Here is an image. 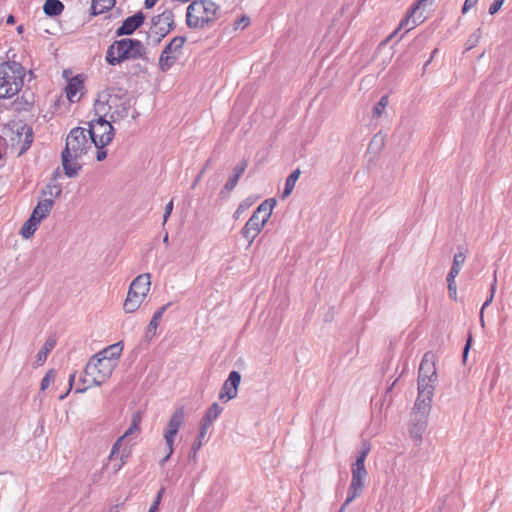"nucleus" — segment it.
Returning <instances> with one entry per match:
<instances>
[{
  "instance_id": "obj_53",
  "label": "nucleus",
  "mask_w": 512,
  "mask_h": 512,
  "mask_svg": "<svg viewBox=\"0 0 512 512\" xmlns=\"http://www.w3.org/2000/svg\"><path fill=\"white\" fill-rule=\"evenodd\" d=\"M159 509V504L157 501H153L152 505L149 508L148 512H157Z\"/></svg>"
},
{
  "instance_id": "obj_32",
  "label": "nucleus",
  "mask_w": 512,
  "mask_h": 512,
  "mask_svg": "<svg viewBox=\"0 0 512 512\" xmlns=\"http://www.w3.org/2000/svg\"><path fill=\"white\" fill-rule=\"evenodd\" d=\"M299 176H300V170L296 169L287 177L286 182H285L284 191L282 194L283 198L288 197L292 193Z\"/></svg>"
},
{
  "instance_id": "obj_52",
  "label": "nucleus",
  "mask_w": 512,
  "mask_h": 512,
  "mask_svg": "<svg viewBox=\"0 0 512 512\" xmlns=\"http://www.w3.org/2000/svg\"><path fill=\"white\" fill-rule=\"evenodd\" d=\"M158 0H145V7L147 9H150L152 7H154V5L157 3Z\"/></svg>"
},
{
  "instance_id": "obj_17",
  "label": "nucleus",
  "mask_w": 512,
  "mask_h": 512,
  "mask_svg": "<svg viewBox=\"0 0 512 512\" xmlns=\"http://www.w3.org/2000/svg\"><path fill=\"white\" fill-rule=\"evenodd\" d=\"M223 408L218 403H213L205 415L200 421V437L205 438L207 435L208 429L211 427L214 420L218 418V416L222 413Z\"/></svg>"
},
{
  "instance_id": "obj_37",
  "label": "nucleus",
  "mask_w": 512,
  "mask_h": 512,
  "mask_svg": "<svg viewBox=\"0 0 512 512\" xmlns=\"http://www.w3.org/2000/svg\"><path fill=\"white\" fill-rule=\"evenodd\" d=\"M55 378H56V371L54 369H50L41 381V384H40L41 390L42 391L46 390L49 387V385L52 382H54Z\"/></svg>"
},
{
  "instance_id": "obj_10",
  "label": "nucleus",
  "mask_w": 512,
  "mask_h": 512,
  "mask_svg": "<svg viewBox=\"0 0 512 512\" xmlns=\"http://www.w3.org/2000/svg\"><path fill=\"white\" fill-rule=\"evenodd\" d=\"M431 408L422 409V406L414 405L411 419L408 426V431L411 439L416 443L420 444L423 439V434L428 426V417Z\"/></svg>"
},
{
  "instance_id": "obj_49",
  "label": "nucleus",
  "mask_w": 512,
  "mask_h": 512,
  "mask_svg": "<svg viewBox=\"0 0 512 512\" xmlns=\"http://www.w3.org/2000/svg\"><path fill=\"white\" fill-rule=\"evenodd\" d=\"M172 454H173V453H170V448H167V454H166V456H165L164 458H162V459L160 460L159 464H160L161 466H164V464H165V463L170 459V457H171V455H172Z\"/></svg>"
},
{
  "instance_id": "obj_57",
  "label": "nucleus",
  "mask_w": 512,
  "mask_h": 512,
  "mask_svg": "<svg viewBox=\"0 0 512 512\" xmlns=\"http://www.w3.org/2000/svg\"><path fill=\"white\" fill-rule=\"evenodd\" d=\"M163 242H164L166 245H168V243H169L168 234H166V235L164 236V238H163Z\"/></svg>"
},
{
  "instance_id": "obj_4",
  "label": "nucleus",
  "mask_w": 512,
  "mask_h": 512,
  "mask_svg": "<svg viewBox=\"0 0 512 512\" xmlns=\"http://www.w3.org/2000/svg\"><path fill=\"white\" fill-rule=\"evenodd\" d=\"M145 47L137 39L125 38L113 42L107 49L106 61L117 65L127 59L145 58Z\"/></svg>"
},
{
  "instance_id": "obj_48",
  "label": "nucleus",
  "mask_w": 512,
  "mask_h": 512,
  "mask_svg": "<svg viewBox=\"0 0 512 512\" xmlns=\"http://www.w3.org/2000/svg\"><path fill=\"white\" fill-rule=\"evenodd\" d=\"M95 147L98 149L97 154H96V159L98 161H103L107 156L106 150L104 149V147H100V146H95Z\"/></svg>"
},
{
  "instance_id": "obj_13",
  "label": "nucleus",
  "mask_w": 512,
  "mask_h": 512,
  "mask_svg": "<svg viewBox=\"0 0 512 512\" xmlns=\"http://www.w3.org/2000/svg\"><path fill=\"white\" fill-rule=\"evenodd\" d=\"M241 382V375L238 371H231L228 378L224 381L222 388L219 393V400L226 403L236 398L238 393V387Z\"/></svg>"
},
{
  "instance_id": "obj_41",
  "label": "nucleus",
  "mask_w": 512,
  "mask_h": 512,
  "mask_svg": "<svg viewBox=\"0 0 512 512\" xmlns=\"http://www.w3.org/2000/svg\"><path fill=\"white\" fill-rule=\"evenodd\" d=\"M446 280H447V284H448L449 296L452 299H456L457 286H456V283H455V278L450 279V276H447Z\"/></svg>"
},
{
  "instance_id": "obj_35",
  "label": "nucleus",
  "mask_w": 512,
  "mask_h": 512,
  "mask_svg": "<svg viewBox=\"0 0 512 512\" xmlns=\"http://www.w3.org/2000/svg\"><path fill=\"white\" fill-rule=\"evenodd\" d=\"M141 421V416L139 413H136L133 415L132 422L127 429V431L122 435L123 438L128 437L129 435L133 434L134 432L139 430V423Z\"/></svg>"
},
{
  "instance_id": "obj_60",
  "label": "nucleus",
  "mask_w": 512,
  "mask_h": 512,
  "mask_svg": "<svg viewBox=\"0 0 512 512\" xmlns=\"http://www.w3.org/2000/svg\"><path fill=\"white\" fill-rule=\"evenodd\" d=\"M442 511V507H439L438 509L434 510L433 512H441Z\"/></svg>"
},
{
  "instance_id": "obj_47",
  "label": "nucleus",
  "mask_w": 512,
  "mask_h": 512,
  "mask_svg": "<svg viewBox=\"0 0 512 512\" xmlns=\"http://www.w3.org/2000/svg\"><path fill=\"white\" fill-rule=\"evenodd\" d=\"M478 0H465L462 13L468 12L471 8H473L477 4Z\"/></svg>"
},
{
  "instance_id": "obj_7",
  "label": "nucleus",
  "mask_w": 512,
  "mask_h": 512,
  "mask_svg": "<svg viewBox=\"0 0 512 512\" xmlns=\"http://www.w3.org/2000/svg\"><path fill=\"white\" fill-rule=\"evenodd\" d=\"M150 274L138 275L130 284L127 297L123 304L126 313H133L141 306L150 291Z\"/></svg>"
},
{
  "instance_id": "obj_27",
  "label": "nucleus",
  "mask_w": 512,
  "mask_h": 512,
  "mask_svg": "<svg viewBox=\"0 0 512 512\" xmlns=\"http://www.w3.org/2000/svg\"><path fill=\"white\" fill-rule=\"evenodd\" d=\"M364 485L363 484H356V483H350L349 489H348V495L347 498L340 508L339 512H343L345 508L358 496H360L363 492Z\"/></svg>"
},
{
  "instance_id": "obj_19",
  "label": "nucleus",
  "mask_w": 512,
  "mask_h": 512,
  "mask_svg": "<svg viewBox=\"0 0 512 512\" xmlns=\"http://www.w3.org/2000/svg\"><path fill=\"white\" fill-rule=\"evenodd\" d=\"M123 350V346L121 342L112 344L106 348H104L102 351L97 353L96 355L100 357L101 359L107 360L115 367L117 366V362L119 357L121 356Z\"/></svg>"
},
{
  "instance_id": "obj_54",
  "label": "nucleus",
  "mask_w": 512,
  "mask_h": 512,
  "mask_svg": "<svg viewBox=\"0 0 512 512\" xmlns=\"http://www.w3.org/2000/svg\"><path fill=\"white\" fill-rule=\"evenodd\" d=\"M6 23L12 25L15 23V17L13 15H9L6 19Z\"/></svg>"
},
{
  "instance_id": "obj_29",
  "label": "nucleus",
  "mask_w": 512,
  "mask_h": 512,
  "mask_svg": "<svg viewBox=\"0 0 512 512\" xmlns=\"http://www.w3.org/2000/svg\"><path fill=\"white\" fill-rule=\"evenodd\" d=\"M20 136H24L23 143L19 152V155L25 153L31 146L33 142V130L31 127L24 125L21 128Z\"/></svg>"
},
{
  "instance_id": "obj_11",
  "label": "nucleus",
  "mask_w": 512,
  "mask_h": 512,
  "mask_svg": "<svg viewBox=\"0 0 512 512\" xmlns=\"http://www.w3.org/2000/svg\"><path fill=\"white\" fill-rule=\"evenodd\" d=\"M186 38L183 36H175L172 40L164 47L160 58L159 68L161 71H168L174 63L177 61L182 53V48L185 44Z\"/></svg>"
},
{
  "instance_id": "obj_14",
  "label": "nucleus",
  "mask_w": 512,
  "mask_h": 512,
  "mask_svg": "<svg viewBox=\"0 0 512 512\" xmlns=\"http://www.w3.org/2000/svg\"><path fill=\"white\" fill-rule=\"evenodd\" d=\"M436 382L418 379V395L414 405L422 406V409L431 408Z\"/></svg>"
},
{
  "instance_id": "obj_26",
  "label": "nucleus",
  "mask_w": 512,
  "mask_h": 512,
  "mask_svg": "<svg viewBox=\"0 0 512 512\" xmlns=\"http://www.w3.org/2000/svg\"><path fill=\"white\" fill-rule=\"evenodd\" d=\"M466 255L463 251H458L453 258L452 267L447 276H450V279L456 278V276L460 273L462 266L465 262Z\"/></svg>"
},
{
  "instance_id": "obj_24",
  "label": "nucleus",
  "mask_w": 512,
  "mask_h": 512,
  "mask_svg": "<svg viewBox=\"0 0 512 512\" xmlns=\"http://www.w3.org/2000/svg\"><path fill=\"white\" fill-rule=\"evenodd\" d=\"M367 476V470L364 463L356 462L352 465V480L351 483L363 484Z\"/></svg>"
},
{
  "instance_id": "obj_1",
  "label": "nucleus",
  "mask_w": 512,
  "mask_h": 512,
  "mask_svg": "<svg viewBox=\"0 0 512 512\" xmlns=\"http://www.w3.org/2000/svg\"><path fill=\"white\" fill-rule=\"evenodd\" d=\"M93 143L87 130L82 127L73 128L67 138L65 149L62 151V165L67 177H75L78 175L82 166L78 163L83 155L91 149Z\"/></svg>"
},
{
  "instance_id": "obj_9",
  "label": "nucleus",
  "mask_w": 512,
  "mask_h": 512,
  "mask_svg": "<svg viewBox=\"0 0 512 512\" xmlns=\"http://www.w3.org/2000/svg\"><path fill=\"white\" fill-rule=\"evenodd\" d=\"M115 366L107 360L94 355L86 364L84 372L86 376L92 378V383L100 386L105 383L112 375Z\"/></svg>"
},
{
  "instance_id": "obj_34",
  "label": "nucleus",
  "mask_w": 512,
  "mask_h": 512,
  "mask_svg": "<svg viewBox=\"0 0 512 512\" xmlns=\"http://www.w3.org/2000/svg\"><path fill=\"white\" fill-rule=\"evenodd\" d=\"M387 105H388V96L384 95L380 98L378 103L374 106L373 117L374 118L380 117L382 115L384 109L387 107Z\"/></svg>"
},
{
  "instance_id": "obj_3",
  "label": "nucleus",
  "mask_w": 512,
  "mask_h": 512,
  "mask_svg": "<svg viewBox=\"0 0 512 512\" xmlns=\"http://www.w3.org/2000/svg\"><path fill=\"white\" fill-rule=\"evenodd\" d=\"M25 74V68L18 62L6 61L0 64V100L12 98L19 93Z\"/></svg>"
},
{
  "instance_id": "obj_6",
  "label": "nucleus",
  "mask_w": 512,
  "mask_h": 512,
  "mask_svg": "<svg viewBox=\"0 0 512 512\" xmlns=\"http://www.w3.org/2000/svg\"><path fill=\"white\" fill-rule=\"evenodd\" d=\"M275 204L276 201L274 199L263 201L242 228V236L248 241L249 245L253 243L254 239L258 236L266 222L269 220Z\"/></svg>"
},
{
  "instance_id": "obj_51",
  "label": "nucleus",
  "mask_w": 512,
  "mask_h": 512,
  "mask_svg": "<svg viewBox=\"0 0 512 512\" xmlns=\"http://www.w3.org/2000/svg\"><path fill=\"white\" fill-rule=\"evenodd\" d=\"M470 344H471V338L469 337V339L467 340V343H466V345L464 347V351H463V358H464V360L467 357V354H468V351H469V348H470Z\"/></svg>"
},
{
  "instance_id": "obj_2",
  "label": "nucleus",
  "mask_w": 512,
  "mask_h": 512,
  "mask_svg": "<svg viewBox=\"0 0 512 512\" xmlns=\"http://www.w3.org/2000/svg\"><path fill=\"white\" fill-rule=\"evenodd\" d=\"M107 96V94H101L95 101L94 109L98 118L91 120L89 122V129H86L94 146L105 147L114 137V128L110 121L105 119L108 102Z\"/></svg>"
},
{
  "instance_id": "obj_39",
  "label": "nucleus",
  "mask_w": 512,
  "mask_h": 512,
  "mask_svg": "<svg viewBox=\"0 0 512 512\" xmlns=\"http://www.w3.org/2000/svg\"><path fill=\"white\" fill-rule=\"evenodd\" d=\"M369 452H370V445L366 441H364L362 443L361 450L357 456L356 462L365 464V460H366V457L369 454Z\"/></svg>"
},
{
  "instance_id": "obj_50",
  "label": "nucleus",
  "mask_w": 512,
  "mask_h": 512,
  "mask_svg": "<svg viewBox=\"0 0 512 512\" xmlns=\"http://www.w3.org/2000/svg\"><path fill=\"white\" fill-rule=\"evenodd\" d=\"M164 492H165V488H164V487H162V488L158 491V493H157V495H156V497H155V500H154V501H157L159 505H160V502H161V499H162V496H163Z\"/></svg>"
},
{
  "instance_id": "obj_58",
  "label": "nucleus",
  "mask_w": 512,
  "mask_h": 512,
  "mask_svg": "<svg viewBox=\"0 0 512 512\" xmlns=\"http://www.w3.org/2000/svg\"><path fill=\"white\" fill-rule=\"evenodd\" d=\"M22 31H23V26H18V28H17V32H18V33H22Z\"/></svg>"
},
{
  "instance_id": "obj_59",
  "label": "nucleus",
  "mask_w": 512,
  "mask_h": 512,
  "mask_svg": "<svg viewBox=\"0 0 512 512\" xmlns=\"http://www.w3.org/2000/svg\"><path fill=\"white\" fill-rule=\"evenodd\" d=\"M110 512H118V507L117 506L113 507Z\"/></svg>"
},
{
  "instance_id": "obj_12",
  "label": "nucleus",
  "mask_w": 512,
  "mask_h": 512,
  "mask_svg": "<svg viewBox=\"0 0 512 512\" xmlns=\"http://www.w3.org/2000/svg\"><path fill=\"white\" fill-rule=\"evenodd\" d=\"M185 419V411L183 407L175 410L173 415L171 416L167 429L164 432V440L167 448H170V453L174 452V441L175 437L182 426Z\"/></svg>"
},
{
  "instance_id": "obj_36",
  "label": "nucleus",
  "mask_w": 512,
  "mask_h": 512,
  "mask_svg": "<svg viewBox=\"0 0 512 512\" xmlns=\"http://www.w3.org/2000/svg\"><path fill=\"white\" fill-rule=\"evenodd\" d=\"M44 195H49L54 198H58L62 193L61 186L57 184H48L42 191Z\"/></svg>"
},
{
  "instance_id": "obj_23",
  "label": "nucleus",
  "mask_w": 512,
  "mask_h": 512,
  "mask_svg": "<svg viewBox=\"0 0 512 512\" xmlns=\"http://www.w3.org/2000/svg\"><path fill=\"white\" fill-rule=\"evenodd\" d=\"M55 345H56L55 337L50 336L49 338H47L43 347L39 350V352L37 354L36 363L38 365H42L46 361L48 354L52 351V349L55 347Z\"/></svg>"
},
{
  "instance_id": "obj_45",
  "label": "nucleus",
  "mask_w": 512,
  "mask_h": 512,
  "mask_svg": "<svg viewBox=\"0 0 512 512\" xmlns=\"http://www.w3.org/2000/svg\"><path fill=\"white\" fill-rule=\"evenodd\" d=\"M173 210V201L171 200L165 206V212L163 215V223H166Z\"/></svg>"
},
{
  "instance_id": "obj_40",
  "label": "nucleus",
  "mask_w": 512,
  "mask_h": 512,
  "mask_svg": "<svg viewBox=\"0 0 512 512\" xmlns=\"http://www.w3.org/2000/svg\"><path fill=\"white\" fill-rule=\"evenodd\" d=\"M250 24V18L246 15L241 16L237 21L234 23V29L235 30H243Z\"/></svg>"
},
{
  "instance_id": "obj_43",
  "label": "nucleus",
  "mask_w": 512,
  "mask_h": 512,
  "mask_svg": "<svg viewBox=\"0 0 512 512\" xmlns=\"http://www.w3.org/2000/svg\"><path fill=\"white\" fill-rule=\"evenodd\" d=\"M124 440V438L121 436L119 437L115 443L113 444L112 446V449H111V452H110V455L108 457L109 460H112L114 458L115 455L118 454L119 452V449L121 447V444H122V441Z\"/></svg>"
},
{
  "instance_id": "obj_46",
  "label": "nucleus",
  "mask_w": 512,
  "mask_h": 512,
  "mask_svg": "<svg viewBox=\"0 0 512 512\" xmlns=\"http://www.w3.org/2000/svg\"><path fill=\"white\" fill-rule=\"evenodd\" d=\"M75 378H76V372H73L69 375V388L68 390L66 391V393L62 394L59 396V399L60 400H63L65 399V397L68 395V393L70 392V390L72 389V386H73V383L75 381Z\"/></svg>"
},
{
  "instance_id": "obj_21",
  "label": "nucleus",
  "mask_w": 512,
  "mask_h": 512,
  "mask_svg": "<svg viewBox=\"0 0 512 512\" xmlns=\"http://www.w3.org/2000/svg\"><path fill=\"white\" fill-rule=\"evenodd\" d=\"M247 166L248 162L246 160H242L233 168V173L226 182L221 194H223L225 191L230 192L236 187L239 178L242 176Z\"/></svg>"
},
{
  "instance_id": "obj_25",
  "label": "nucleus",
  "mask_w": 512,
  "mask_h": 512,
  "mask_svg": "<svg viewBox=\"0 0 512 512\" xmlns=\"http://www.w3.org/2000/svg\"><path fill=\"white\" fill-rule=\"evenodd\" d=\"M64 10V5L60 0H46L43 11L48 16H58Z\"/></svg>"
},
{
  "instance_id": "obj_18",
  "label": "nucleus",
  "mask_w": 512,
  "mask_h": 512,
  "mask_svg": "<svg viewBox=\"0 0 512 512\" xmlns=\"http://www.w3.org/2000/svg\"><path fill=\"white\" fill-rule=\"evenodd\" d=\"M427 0H418L416 4H414L408 11L407 16L400 22L399 29H405L409 31L416 27L418 23L422 22V15L420 14L418 17H415L418 9L421 5H423Z\"/></svg>"
},
{
  "instance_id": "obj_5",
  "label": "nucleus",
  "mask_w": 512,
  "mask_h": 512,
  "mask_svg": "<svg viewBox=\"0 0 512 512\" xmlns=\"http://www.w3.org/2000/svg\"><path fill=\"white\" fill-rule=\"evenodd\" d=\"M220 6L212 0H195L187 8L186 23L189 28L197 29L218 18Z\"/></svg>"
},
{
  "instance_id": "obj_42",
  "label": "nucleus",
  "mask_w": 512,
  "mask_h": 512,
  "mask_svg": "<svg viewBox=\"0 0 512 512\" xmlns=\"http://www.w3.org/2000/svg\"><path fill=\"white\" fill-rule=\"evenodd\" d=\"M250 207V203H248L247 201H244V202H241L236 211L234 212V215H233V218L234 219H239L240 216Z\"/></svg>"
},
{
  "instance_id": "obj_15",
  "label": "nucleus",
  "mask_w": 512,
  "mask_h": 512,
  "mask_svg": "<svg viewBox=\"0 0 512 512\" xmlns=\"http://www.w3.org/2000/svg\"><path fill=\"white\" fill-rule=\"evenodd\" d=\"M418 379L437 381L438 376L435 366V355L432 352H426L419 366Z\"/></svg>"
},
{
  "instance_id": "obj_55",
  "label": "nucleus",
  "mask_w": 512,
  "mask_h": 512,
  "mask_svg": "<svg viewBox=\"0 0 512 512\" xmlns=\"http://www.w3.org/2000/svg\"><path fill=\"white\" fill-rule=\"evenodd\" d=\"M89 387H90V385L89 386H85V387H77L75 389V393H84Z\"/></svg>"
},
{
  "instance_id": "obj_44",
  "label": "nucleus",
  "mask_w": 512,
  "mask_h": 512,
  "mask_svg": "<svg viewBox=\"0 0 512 512\" xmlns=\"http://www.w3.org/2000/svg\"><path fill=\"white\" fill-rule=\"evenodd\" d=\"M505 0H494V2L489 7V13L491 15L497 13L502 7Z\"/></svg>"
},
{
  "instance_id": "obj_28",
  "label": "nucleus",
  "mask_w": 512,
  "mask_h": 512,
  "mask_svg": "<svg viewBox=\"0 0 512 512\" xmlns=\"http://www.w3.org/2000/svg\"><path fill=\"white\" fill-rule=\"evenodd\" d=\"M114 6V0H92L91 14L99 15Z\"/></svg>"
},
{
  "instance_id": "obj_61",
  "label": "nucleus",
  "mask_w": 512,
  "mask_h": 512,
  "mask_svg": "<svg viewBox=\"0 0 512 512\" xmlns=\"http://www.w3.org/2000/svg\"><path fill=\"white\" fill-rule=\"evenodd\" d=\"M111 120H112V121H115V117H114V115H113V114L111 115Z\"/></svg>"
},
{
  "instance_id": "obj_8",
  "label": "nucleus",
  "mask_w": 512,
  "mask_h": 512,
  "mask_svg": "<svg viewBox=\"0 0 512 512\" xmlns=\"http://www.w3.org/2000/svg\"><path fill=\"white\" fill-rule=\"evenodd\" d=\"M151 22L147 39L153 45L159 44L174 29V15L170 10H164L161 14L152 17Z\"/></svg>"
},
{
  "instance_id": "obj_56",
  "label": "nucleus",
  "mask_w": 512,
  "mask_h": 512,
  "mask_svg": "<svg viewBox=\"0 0 512 512\" xmlns=\"http://www.w3.org/2000/svg\"><path fill=\"white\" fill-rule=\"evenodd\" d=\"M121 461H123V456H121ZM124 462H121V464H119L117 467H115V472H117L118 470H120L121 466L123 465Z\"/></svg>"
},
{
  "instance_id": "obj_30",
  "label": "nucleus",
  "mask_w": 512,
  "mask_h": 512,
  "mask_svg": "<svg viewBox=\"0 0 512 512\" xmlns=\"http://www.w3.org/2000/svg\"><path fill=\"white\" fill-rule=\"evenodd\" d=\"M171 305V303H167L163 305L160 309H158L152 316V319L149 322L147 332L151 334H155L157 327L159 325V321L161 320L166 309Z\"/></svg>"
},
{
  "instance_id": "obj_31",
  "label": "nucleus",
  "mask_w": 512,
  "mask_h": 512,
  "mask_svg": "<svg viewBox=\"0 0 512 512\" xmlns=\"http://www.w3.org/2000/svg\"><path fill=\"white\" fill-rule=\"evenodd\" d=\"M39 224L40 223L37 222L35 218L30 216L29 219L21 227L20 234L23 236V238L29 239L35 233Z\"/></svg>"
},
{
  "instance_id": "obj_22",
  "label": "nucleus",
  "mask_w": 512,
  "mask_h": 512,
  "mask_svg": "<svg viewBox=\"0 0 512 512\" xmlns=\"http://www.w3.org/2000/svg\"><path fill=\"white\" fill-rule=\"evenodd\" d=\"M83 88V82L78 77H73L67 84L65 88L66 97L70 102H77L80 100V91Z\"/></svg>"
},
{
  "instance_id": "obj_20",
  "label": "nucleus",
  "mask_w": 512,
  "mask_h": 512,
  "mask_svg": "<svg viewBox=\"0 0 512 512\" xmlns=\"http://www.w3.org/2000/svg\"><path fill=\"white\" fill-rule=\"evenodd\" d=\"M53 205L54 200L51 198L40 200L36 207L33 209L31 217L35 218L37 222L41 223V221L49 215Z\"/></svg>"
},
{
  "instance_id": "obj_38",
  "label": "nucleus",
  "mask_w": 512,
  "mask_h": 512,
  "mask_svg": "<svg viewBox=\"0 0 512 512\" xmlns=\"http://www.w3.org/2000/svg\"><path fill=\"white\" fill-rule=\"evenodd\" d=\"M496 283H497V280H496V277H494V280L491 284V288H490V296L486 299V301L483 303L482 307H481V316H480V321H481V324L484 325V320H483V310L490 305V303L492 302L493 300V297H494V293L496 291Z\"/></svg>"
},
{
  "instance_id": "obj_33",
  "label": "nucleus",
  "mask_w": 512,
  "mask_h": 512,
  "mask_svg": "<svg viewBox=\"0 0 512 512\" xmlns=\"http://www.w3.org/2000/svg\"><path fill=\"white\" fill-rule=\"evenodd\" d=\"M204 439L200 437V431L198 432L197 439L193 442L191 446V451L189 454V458L196 462L197 460V453L201 449L202 445L204 444Z\"/></svg>"
},
{
  "instance_id": "obj_16",
  "label": "nucleus",
  "mask_w": 512,
  "mask_h": 512,
  "mask_svg": "<svg viewBox=\"0 0 512 512\" xmlns=\"http://www.w3.org/2000/svg\"><path fill=\"white\" fill-rule=\"evenodd\" d=\"M145 16L139 11L132 16L127 17L122 25L116 30V36L131 35L137 30L144 22Z\"/></svg>"
}]
</instances>
